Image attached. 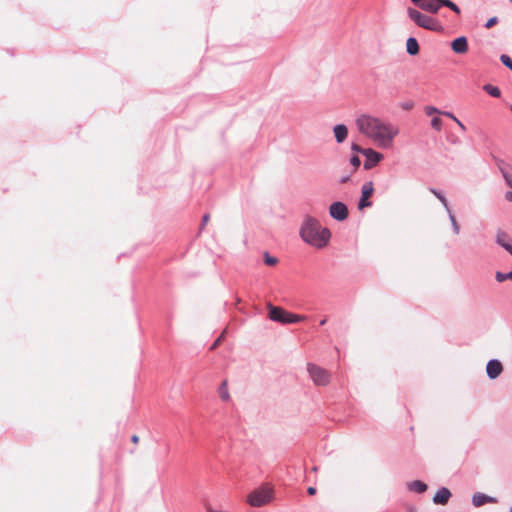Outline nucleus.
Wrapping results in <instances>:
<instances>
[{
	"label": "nucleus",
	"mask_w": 512,
	"mask_h": 512,
	"mask_svg": "<svg viewBox=\"0 0 512 512\" xmlns=\"http://www.w3.org/2000/svg\"><path fill=\"white\" fill-rule=\"evenodd\" d=\"M263 262L267 266H275L278 263V258L265 251L263 253Z\"/></svg>",
	"instance_id": "nucleus-24"
},
{
	"label": "nucleus",
	"mask_w": 512,
	"mask_h": 512,
	"mask_svg": "<svg viewBox=\"0 0 512 512\" xmlns=\"http://www.w3.org/2000/svg\"><path fill=\"white\" fill-rule=\"evenodd\" d=\"M221 339H222V335H221V336H219V337L214 341V343L211 345V349L216 348V347L219 345V343L221 342Z\"/></svg>",
	"instance_id": "nucleus-36"
},
{
	"label": "nucleus",
	"mask_w": 512,
	"mask_h": 512,
	"mask_svg": "<svg viewBox=\"0 0 512 512\" xmlns=\"http://www.w3.org/2000/svg\"><path fill=\"white\" fill-rule=\"evenodd\" d=\"M425 113L430 116L432 114H435V113H438V114H443V112H441L440 110H438L437 108L433 107V106H427L425 108Z\"/></svg>",
	"instance_id": "nucleus-30"
},
{
	"label": "nucleus",
	"mask_w": 512,
	"mask_h": 512,
	"mask_svg": "<svg viewBox=\"0 0 512 512\" xmlns=\"http://www.w3.org/2000/svg\"><path fill=\"white\" fill-rule=\"evenodd\" d=\"M267 309H268V318L269 320L273 322H277L280 324L284 323V319L287 314V310L280 306H275L272 303H267Z\"/></svg>",
	"instance_id": "nucleus-10"
},
{
	"label": "nucleus",
	"mask_w": 512,
	"mask_h": 512,
	"mask_svg": "<svg viewBox=\"0 0 512 512\" xmlns=\"http://www.w3.org/2000/svg\"><path fill=\"white\" fill-rule=\"evenodd\" d=\"M429 191L439 199V201L444 206L446 212L451 210L446 197L440 191L436 190L435 188H430Z\"/></svg>",
	"instance_id": "nucleus-22"
},
{
	"label": "nucleus",
	"mask_w": 512,
	"mask_h": 512,
	"mask_svg": "<svg viewBox=\"0 0 512 512\" xmlns=\"http://www.w3.org/2000/svg\"><path fill=\"white\" fill-rule=\"evenodd\" d=\"M509 512H512V507L509 509Z\"/></svg>",
	"instance_id": "nucleus-45"
},
{
	"label": "nucleus",
	"mask_w": 512,
	"mask_h": 512,
	"mask_svg": "<svg viewBox=\"0 0 512 512\" xmlns=\"http://www.w3.org/2000/svg\"><path fill=\"white\" fill-rule=\"evenodd\" d=\"M495 279L497 282H504L506 280H512V270L508 273H503V272H496L495 274Z\"/></svg>",
	"instance_id": "nucleus-26"
},
{
	"label": "nucleus",
	"mask_w": 512,
	"mask_h": 512,
	"mask_svg": "<svg viewBox=\"0 0 512 512\" xmlns=\"http://www.w3.org/2000/svg\"><path fill=\"white\" fill-rule=\"evenodd\" d=\"M498 23V18L497 17H491L485 24V27L486 28H491L493 27L494 25H496Z\"/></svg>",
	"instance_id": "nucleus-31"
},
{
	"label": "nucleus",
	"mask_w": 512,
	"mask_h": 512,
	"mask_svg": "<svg viewBox=\"0 0 512 512\" xmlns=\"http://www.w3.org/2000/svg\"><path fill=\"white\" fill-rule=\"evenodd\" d=\"M447 214H448V216H449V220H450V222H451L453 232H454L455 234H459V232H460V226H459V224H458V222H457V220H456V218H455L454 213L452 212V210H449V211H447Z\"/></svg>",
	"instance_id": "nucleus-25"
},
{
	"label": "nucleus",
	"mask_w": 512,
	"mask_h": 512,
	"mask_svg": "<svg viewBox=\"0 0 512 512\" xmlns=\"http://www.w3.org/2000/svg\"><path fill=\"white\" fill-rule=\"evenodd\" d=\"M334 137L337 143H343L348 136V127L345 124H336L333 127Z\"/></svg>",
	"instance_id": "nucleus-15"
},
{
	"label": "nucleus",
	"mask_w": 512,
	"mask_h": 512,
	"mask_svg": "<svg viewBox=\"0 0 512 512\" xmlns=\"http://www.w3.org/2000/svg\"><path fill=\"white\" fill-rule=\"evenodd\" d=\"M499 169L505 179L506 184L512 189V166L501 162Z\"/></svg>",
	"instance_id": "nucleus-16"
},
{
	"label": "nucleus",
	"mask_w": 512,
	"mask_h": 512,
	"mask_svg": "<svg viewBox=\"0 0 512 512\" xmlns=\"http://www.w3.org/2000/svg\"><path fill=\"white\" fill-rule=\"evenodd\" d=\"M299 236L306 244L323 249L331 239V232L327 227H322L316 218L307 215L299 229Z\"/></svg>",
	"instance_id": "nucleus-2"
},
{
	"label": "nucleus",
	"mask_w": 512,
	"mask_h": 512,
	"mask_svg": "<svg viewBox=\"0 0 512 512\" xmlns=\"http://www.w3.org/2000/svg\"><path fill=\"white\" fill-rule=\"evenodd\" d=\"M351 177H352V173L347 174V175H345V176L341 177V178H340V180H339V182H340V183L348 182V181H350V180H351Z\"/></svg>",
	"instance_id": "nucleus-33"
},
{
	"label": "nucleus",
	"mask_w": 512,
	"mask_h": 512,
	"mask_svg": "<svg viewBox=\"0 0 512 512\" xmlns=\"http://www.w3.org/2000/svg\"><path fill=\"white\" fill-rule=\"evenodd\" d=\"M306 320V316L300 315V314H294L289 311H287L286 317L284 319V325L285 324H295L300 323Z\"/></svg>",
	"instance_id": "nucleus-17"
},
{
	"label": "nucleus",
	"mask_w": 512,
	"mask_h": 512,
	"mask_svg": "<svg viewBox=\"0 0 512 512\" xmlns=\"http://www.w3.org/2000/svg\"><path fill=\"white\" fill-rule=\"evenodd\" d=\"M497 499L491 496H488L484 493L477 492L472 496V504L475 507H481L487 503H496Z\"/></svg>",
	"instance_id": "nucleus-12"
},
{
	"label": "nucleus",
	"mask_w": 512,
	"mask_h": 512,
	"mask_svg": "<svg viewBox=\"0 0 512 512\" xmlns=\"http://www.w3.org/2000/svg\"><path fill=\"white\" fill-rule=\"evenodd\" d=\"M431 127L437 131H440L442 128V120L439 117L432 118Z\"/></svg>",
	"instance_id": "nucleus-28"
},
{
	"label": "nucleus",
	"mask_w": 512,
	"mask_h": 512,
	"mask_svg": "<svg viewBox=\"0 0 512 512\" xmlns=\"http://www.w3.org/2000/svg\"><path fill=\"white\" fill-rule=\"evenodd\" d=\"M218 394L222 401L227 402L230 400V393L228 391V383L227 380L221 382L218 387Z\"/></svg>",
	"instance_id": "nucleus-20"
},
{
	"label": "nucleus",
	"mask_w": 512,
	"mask_h": 512,
	"mask_svg": "<svg viewBox=\"0 0 512 512\" xmlns=\"http://www.w3.org/2000/svg\"><path fill=\"white\" fill-rule=\"evenodd\" d=\"M131 442H133L134 444H137L139 442V436L136 434L132 435Z\"/></svg>",
	"instance_id": "nucleus-40"
},
{
	"label": "nucleus",
	"mask_w": 512,
	"mask_h": 512,
	"mask_svg": "<svg viewBox=\"0 0 512 512\" xmlns=\"http://www.w3.org/2000/svg\"><path fill=\"white\" fill-rule=\"evenodd\" d=\"M406 512H417V508L414 505H407Z\"/></svg>",
	"instance_id": "nucleus-37"
},
{
	"label": "nucleus",
	"mask_w": 512,
	"mask_h": 512,
	"mask_svg": "<svg viewBox=\"0 0 512 512\" xmlns=\"http://www.w3.org/2000/svg\"><path fill=\"white\" fill-rule=\"evenodd\" d=\"M512 2V0H510Z\"/></svg>",
	"instance_id": "nucleus-46"
},
{
	"label": "nucleus",
	"mask_w": 512,
	"mask_h": 512,
	"mask_svg": "<svg viewBox=\"0 0 512 512\" xmlns=\"http://www.w3.org/2000/svg\"><path fill=\"white\" fill-rule=\"evenodd\" d=\"M442 7H447L456 14L461 13L458 5H456L451 0H426L423 4H421V9L431 14L438 13Z\"/></svg>",
	"instance_id": "nucleus-6"
},
{
	"label": "nucleus",
	"mask_w": 512,
	"mask_h": 512,
	"mask_svg": "<svg viewBox=\"0 0 512 512\" xmlns=\"http://www.w3.org/2000/svg\"><path fill=\"white\" fill-rule=\"evenodd\" d=\"M512 242L510 236L503 230H498L496 233V243L503 247V244Z\"/></svg>",
	"instance_id": "nucleus-21"
},
{
	"label": "nucleus",
	"mask_w": 512,
	"mask_h": 512,
	"mask_svg": "<svg viewBox=\"0 0 512 512\" xmlns=\"http://www.w3.org/2000/svg\"><path fill=\"white\" fill-rule=\"evenodd\" d=\"M452 50L457 54H464L468 51V42L465 36L454 39L451 43Z\"/></svg>",
	"instance_id": "nucleus-13"
},
{
	"label": "nucleus",
	"mask_w": 512,
	"mask_h": 512,
	"mask_svg": "<svg viewBox=\"0 0 512 512\" xmlns=\"http://www.w3.org/2000/svg\"><path fill=\"white\" fill-rule=\"evenodd\" d=\"M326 322H327V318H323V319L320 321V323H319V324H320L321 326H323V325H325V324H326Z\"/></svg>",
	"instance_id": "nucleus-42"
},
{
	"label": "nucleus",
	"mask_w": 512,
	"mask_h": 512,
	"mask_svg": "<svg viewBox=\"0 0 512 512\" xmlns=\"http://www.w3.org/2000/svg\"><path fill=\"white\" fill-rule=\"evenodd\" d=\"M443 115L451 118L453 120V123H456L461 131H466V126L451 112H443Z\"/></svg>",
	"instance_id": "nucleus-27"
},
{
	"label": "nucleus",
	"mask_w": 512,
	"mask_h": 512,
	"mask_svg": "<svg viewBox=\"0 0 512 512\" xmlns=\"http://www.w3.org/2000/svg\"><path fill=\"white\" fill-rule=\"evenodd\" d=\"M354 151L360 152L365 157L363 164L365 170L374 168L384 158L383 154L375 151L374 149L362 148L356 144H354Z\"/></svg>",
	"instance_id": "nucleus-7"
},
{
	"label": "nucleus",
	"mask_w": 512,
	"mask_h": 512,
	"mask_svg": "<svg viewBox=\"0 0 512 512\" xmlns=\"http://www.w3.org/2000/svg\"><path fill=\"white\" fill-rule=\"evenodd\" d=\"M273 496L274 491L272 488L262 486L248 495L247 502L252 507H262L271 502Z\"/></svg>",
	"instance_id": "nucleus-4"
},
{
	"label": "nucleus",
	"mask_w": 512,
	"mask_h": 512,
	"mask_svg": "<svg viewBox=\"0 0 512 512\" xmlns=\"http://www.w3.org/2000/svg\"><path fill=\"white\" fill-rule=\"evenodd\" d=\"M348 161H349V164L352 165V155L349 157Z\"/></svg>",
	"instance_id": "nucleus-44"
},
{
	"label": "nucleus",
	"mask_w": 512,
	"mask_h": 512,
	"mask_svg": "<svg viewBox=\"0 0 512 512\" xmlns=\"http://www.w3.org/2000/svg\"><path fill=\"white\" fill-rule=\"evenodd\" d=\"M406 51L409 55H416L419 53V44L414 37H409L407 39Z\"/></svg>",
	"instance_id": "nucleus-18"
},
{
	"label": "nucleus",
	"mask_w": 512,
	"mask_h": 512,
	"mask_svg": "<svg viewBox=\"0 0 512 512\" xmlns=\"http://www.w3.org/2000/svg\"><path fill=\"white\" fill-rule=\"evenodd\" d=\"M329 215L335 221L342 222L349 216L348 206L342 201H334L329 206Z\"/></svg>",
	"instance_id": "nucleus-8"
},
{
	"label": "nucleus",
	"mask_w": 512,
	"mask_h": 512,
	"mask_svg": "<svg viewBox=\"0 0 512 512\" xmlns=\"http://www.w3.org/2000/svg\"><path fill=\"white\" fill-rule=\"evenodd\" d=\"M416 6L421 9V4H423L426 0H411Z\"/></svg>",
	"instance_id": "nucleus-39"
},
{
	"label": "nucleus",
	"mask_w": 512,
	"mask_h": 512,
	"mask_svg": "<svg viewBox=\"0 0 512 512\" xmlns=\"http://www.w3.org/2000/svg\"><path fill=\"white\" fill-rule=\"evenodd\" d=\"M409 18L419 27L430 31H439L442 29L439 21L417 9L409 7L407 9Z\"/></svg>",
	"instance_id": "nucleus-3"
},
{
	"label": "nucleus",
	"mask_w": 512,
	"mask_h": 512,
	"mask_svg": "<svg viewBox=\"0 0 512 512\" xmlns=\"http://www.w3.org/2000/svg\"><path fill=\"white\" fill-rule=\"evenodd\" d=\"M307 372L316 386H327L330 383L331 375L329 371L317 364L308 362Z\"/></svg>",
	"instance_id": "nucleus-5"
},
{
	"label": "nucleus",
	"mask_w": 512,
	"mask_h": 512,
	"mask_svg": "<svg viewBox=\"0 0 512 512\" xmlns=\"http://www.w3.org/2000/svg\"><path fill=\"white\" fill-rule=\"evenodd\" d=\"M500 60L503 63V65H505L512 71V59L508 55L502 54Z\"/></svg>",
	"instance_id": "nucleus-29"
},
{
	"label": "nucleus",
	"mask_w": 512,
	"mask_h": 512,
	"mask_svg": "<svg viewBox=\"0 0 512 512\" xmlns=\"http://www.w3.org/2000/svg\"><path fill=\"white\" fill-rule=\"evenodd\" d=\"M361 165V160L358 156L354 155V170L357 169Z\"/></svg>",
	"instance_id": "nucleus-35"
},
{
	"label": "nucleus",
	"mask_w": 512,
	"mask_h": 512,
	"mask_svg": "<svg viewBox=\"0 0 512 512\" xmlns=\"http://www.w3.org/2000/svg\"><path fill=\"white\" fill-rule=\"evenodd\" d=\"M427 488L428 486L420 480H414L408 483V489L416 493H424Z\"/></svg>",
	"instance_id": "nucleus-19"
},
{
	"label": "nucleus",
	"mask_w": 512,
	"mask_h": 512,
	"mask_svg": "<svg viewBox=\"0 0 512 512\" xmlns=\"http://www.w3.org/2000/svg\"><path fill=\"white\" fill-rule=\"evenodd\" d=\"M483 90L488 93L490 96L498 98L501 95V91L498 87L493 86L491 84H486L483 86Z\"/></svg>",
	"instance_id": "nucleus-23"
},
{
	"label": "nucleus",
	"mask_w": 512,
	"mask_h": 512,
	"mask_svg": "<svg viewBox=\"0 0 512 512\" xmlns=\"http://www.w3.org/2000/svg\"><path fill=\"white\" fill-rule=\"evenodd\" d=\"M451 495L452 494H451V492H450V490L448 488L441 487L435 493V495L433 497V502L435 504L445 505L449 501Z\"/></svg>",
	"instance_id": "nucleus-14"
},
{
	"label": "nucleus",
	"mask_w": 512,
	"mask_h": 512,
	"mask_svg": "<svg viewBox=\"0 0 512 512\" xmlns=\"http://www.w3.org/2000/svg\"><path fill=\"white\" fill-rule=\"evenodd\" d=\"M356 126L362 135L383 149L391 148L394 138L399 133V129L395 125L366 114L356 119Z\"/></svg>",
	"instance_id": "nucleus-1"
},
{
	"label": "nucleus",
	"mask_w": 512,
	"mask_h": 512,
	"mask_svg": "<svg viewBox=\"0 0 512 512\" xmlns=\"http://www.w3.org/2000/svg\"><path fill=\"white\" fill-rule=\"evenodd\" d=\"M374 192V185L372 181L365 182L361 188V198L358 202V208L360 210L370 207L372 202L368 201V199L372 196Z\"/></svg>",
	"instance_id": "nucleus-9"
},
{
	"label": "nucleus",
	"mask_w": 512,
	"mask_h": 512,
	"mask_svg": "<svg viewBox=\"0 0 512 512\" xmlns=\"http://www.w3.org/2000/svg\"><path fill=\"white\" fill-rule=\"evenodd\" d=\"M317 492V489L314 486H309L307 488V493L311 496L315 495Z\"/></svg>",
	"instance_id": "nucleus-34"
},
{
	"label": "nucleus",
	"mask_w": 512,
	"mask_h": 512,
	"mask_svg": "<svg viewBox=\"0 0 512 512\" xmlns=\"http://www.w3.org/2000/svg\"><path fill=\"white\" fill-rule=\"evenodd\" d=\"M209 219H210V215L208 213H205L201 219L200 229H203L205 227V225L208 223Z\"/></svg>",
	"instance_id": "nucleus-32"
},
{
	"label": "nucleus",
	"mask_w": 512,
	"mask_h": 512,
	"mask_svg": "<svg viewBox=\"0 0 512 512\" xmlns=\"http://www.w3.org/2000/svg\"><path fill=\"white\" fill-rule=\"evenodd\" d=\"M503 366L497 359H491L486 366V372L490 379H496L502 372Z\"/></svg>",
	"instance_id": "nucleus-11"
},
{
	"label": "nucleus",
	"mask_w": 512,
	"mask_h": 512,
	"mask_svg": "<svg viewBox=\"0 0 512 512\" xmlns=\"http://www.w3.org/2000/svg\"><path fill=\"white\" fill-rule=\"evenodd\" d=\"M505 199L508 202H512V192L511 191H508V192L505 193Z\"/></svg>",
	"instance_id": "nucleus-38"
},
{
	"label": "nucleus",
	"mask_w": 512,
	"mask_h": 512,
	"mask_svg": "<svg viewBox=\"0 0 512 512\" xmlns=\"http://www.w3.org/2000/svg\"><path fill=\"white\" fill-rule=\"evenodd\" d=\"M402 107H403L404 109H406V110H409V109H411V108H412V104H411V103H405V104H403V105H402Z\"/></svg>",
	"instance_id": "nucleus-41"
},
{
	"label": "nucleus",
	"mask_w": 512,
	"mask_h": 512,
	"mask_svg": "<svg viewBox=\"0 0 512 512\" xmlns=\"http://www.w3.org/2000/svg\"><path fill=\"white\" fill-rule=\"evenodd\" d=\"M318 470V467L317 466H313L312 467V471L316 472Z\"/></svg>",
	"instance_id": "nucleus-43"
}]
</instances>
